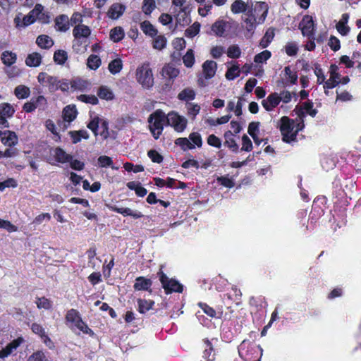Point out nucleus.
Here are the masks:
<instances>
[{"label":"nucleus","mask_w":361,"mask_h":361,"mask_svg":"<svg viewBox=\"0 0 361 361\" xmlns=\"http://www.w3.org/2000/svg\"><path fill=\"white\" fill-rule=\"evenodd\" d=\"M224 136L225 138L224 145L233 152H237L239 147L233 138L234 134L231 130H227L224 133Z\"/></svg>","instance_id":"nucleus-28"},{"label":"nucleus","mask_w":361,"mask_h":361,"mask_svg":"<svg viewBox=\"0 0 361 361\" xmlns=\"http://www.w3.org/2000/svg\"><path fill=\"white\" fill-rule=\"evenodd\" d=\"M183 61L184 65L188 68H191L195 63V55L192 49H190L187 51L186 54L183 56Z\"/></svg>","instance_id":"nucleus-48"},{"label":"nucleus","mask_w":361,"mask_h":361,"mask_svg":"<svg viewBox=\"0 0 361 361\" xmlns=\"http://www.w3.org/2000/svg\"><path fill=\"white\" fill-rule=\"evenodd\" d=\"M162 75L171 79L176 78L179 74V71L173 65L166 64L162 68Z\"/></svg>","instance_id":"nucleus-33"},{"label":"nucleus","mask_w":361,"mask_h":361,"mask_svg":"<svg viewBox=\"0 0 361 361\" xmlns=\"http://www.w3.org/2000/svg\"><path fill=\"white\" fill-rule=\"evenodd\" d=\"M200 30V24L195 22L185 30V36L188 38H193L199 33Z\"/></svg>","instance_id":"nucleus-47"},{"label":"nucleus","mask_w":361,"mask_h":361,"mask_svg":"<svg viewBox=\"0 0 361 361\" xmlns=\"http://www.w3.org/2000/svg\"><path fill=\"white\" fill-rule=\"evenodd\" d=\"M66 321L72 324V326L77 328L82 332L90 336L94 335V332L90 329L87 325L82 321L80 317V313L75 309H71L68 311L66 316Z\"/></svg>","instance_id":"nucleus-6"},{"label":"nucleus","mask_w":361,"mask_h":361,"mask_svg":"<svg viewBox=\"0 0 361 361\" xmlns=\"http://www.w3.org/2000/svg\"><path fill=\"white\" fill-rule=\"evenodd\" d=\"M68 59V54L63 50H58L54 53V61L60 65L65 63Z\"/></svg>","instance_id":"nucleus-52"},{"label":"nucleus","mask_w":361,"mask_h":361,"mask_svg":"<svg viewBox=\"0 0 361 361\" xmlns=\"http://www.w3.org/2000/svg\"><path fill=\"white\" fill-rule=\"evenodd\" d=\"M99 98L106 100H111L114 97L113 92L106 86H102L97 92Z\"/></svg>","instance_id":"nucleus-39"},{"label":"nucleus","mask_w":361,"mask_h":361,"mask_svg":"<svg viewBox=\"0 0 361 361\" xmlns=\"http://www.w3.org/2000/svg\"><path fill=\"white\" fill-rule=\"evenodd\" d=\"M257 20V18L253 13L252 10H249L247 13H246L245 17L243 18V21L245 23V30L247 32L250 33V35L253 34L256 27V24H258Z\"/></svg>","instance_id":"nucleus-18"},{"label":"nucleus","mask_w":361,"mask_h":361,"mask_svg":"<svg viewBox=\"0 0 361 361\" xmlns=\"http://www.w3.org/2000/svg\"><path fill=\"white\" fill-rule=\"evenodd\" d=\"M226 22L224 20H217L212 26V32L217 36H222L226 30Z\"/></svg>","instance_id":"nucleus-40"},{"label":"nucleus","mask_w":361,"mask_h":361,"mask_svg":"<svg viewBox=\"0 0 361 361\" xmlns=\"http://www.w3.org/2000/svg\"><path fill=\"white\" fill-rule=\"evenodd\" d=\"M108 208L113 212L119 213L124 216H132L133 219H140L143 216V214L139 211H134L130 208H124V207H118V206L113 205H107Z\"/></svg>","instance_id":"nucleus-15"},{"label":"nucleus","mask_w":361,"mask_h":361,"mask_svg":"<svg viewBox=\"0 0 361 361\" xmlns=\"http://www.w3.org/2000/svg\"><path fill=\"white\" fill-rule=\"evenodd\" d=\"M189 140L197 147H201L202 145V139L201 135L197 132L191 133L189 135Z\"/></svg>","instance_id":"nucleus-55"},{"label":"nucleus","mask_w":361,"mask_h":361,"mask_svg":"<svg viewBox=\"0 0 361 361\" xmlns=\"http://www.w3.org/2000/svg\"><path fill=\"white\" fill-rule=\"evenodd\" d=\"M154 304V302L152 300H147L145 299H138L137 300V306H138V311L141 314H145L147 311L152 309V307Z\"/></svg>","instance_id":"nucleus-35"},{"label":"nucleus","mask_w":361,"mask_h":361,"mask_svg":"<svg viewBox=\"0 0 361 361\" xmlns=\"http://www.w3.org/2000/svg\"><path fill=\"white\" fill-rule=\"evenodd\" d=\"M175 144L180 147L183 151L192 149L195 145L189 140V138L179 137L175 140Z\"/></svg>","instance_id":"nucleus-42"},{"label":"nucleus","mask_w":361,"mask_h":361,"mask_svg":"<svg viewBox=\"0 0 361 361\" xmlns=\"http://www.w3.org/2000/svg\"><path fill=\"white\" fill-rule=\"evenodd\" d=\"M204 349L202 358L207 361H213L215 358V353L211 343L208 340L204 341Z\"/></svg>","instance_id":"nucleus-31"},{"label":"nucleus","mask_w":361,"mask_h":361,"mask_svg":"<svg viewBox=\"0 0 361 361\" xmlns=\"http://www.w3.org/2000/svg\"><path fill=\"white\" fill-rule=\"evenodd\" d=\"M241 50L238 45H231L228 47L227 55L231 59H238L240 56Z\"/></svg>","instance_id":"nucleus-56"},{"label":"nucleus","mask_w":361,"mask_h":361,"mask_svg":"<svg viewBox=\"0 0 361 361\" xmlns=\"http://www.w3.org/2000/svg\"><path fill=\"white\" fill-rule=\"evenodd\" d=\"M37 44L42 49H49L54 45V41L48 35H39L36 39Z\"/></svg>","instance_id":"nucleus-32"},{"label":"nucleus","mask_w":361,"mask_h":361,"mask_svg":"<svg viewBox=\"0 0 361 361\" xmlns=\"http://www.w3.org/2000/svg\"><path fill=\"white\" fill-rule=\"evenodd\" d=\"M167 125L173 127L177 132H183L187 126V120L175 111H171L167 114Z\"/></svg>","instance_id":"nucleus-8"},{"label":"nucleus","mask_w":361,"mask_h":361,"mask_svg":"<svg viewBox=\"0 0 361 361\" xmlns=\"http://www.w3.org/2000/svg\"><path fill=\"white\" fill-rule=\"evenodd\" d=\"M14 94L19 99H26L30 94V90L25 85H20L15 88Z\"/></svg>","instance_id":"nucleus-34"},{"label":"nucleus","mask_w":361,"mask_h":361,"mask_svg":"<svg viewBox=\"0 0 361 361\" xmlns=\"http://www.w3.org/2000/svg\"><path fill=\"white\" fill-rule=\"evenodd\" d=\"M0 228H3L9 233L15 232L18 230L17 226L11 221L0 219Z\"/></svg>","instance_id":"nucleus-60"},{"label":"nucleus","mask_w":361,"mask_h":361,"mask_svg":"<svg viewBox=\"0 0 361 361\" xmlns=\"http://www.w3.org/2000/svg\"><path fill=\"white\" fill-rule=\"evenodd\" d=\"M123 67L122 61L121 59H116L111 61L109 64V71L111 73L115 75L119 73Z\"/></svg>","instance_id":"nucleus-46"},{"label":"nucleus","mask_w":361,"mask_h":361,"mask_svg":"<svg viewBox=\"0 0 361 361\" xmlns=\"http://www.w3.org/2000/svg\"><path fill=\"white\" fill-rule=\"evenodd\" d=\"M156 8L154 0H143L142 11L146 15H149Z\"/></svg>","instance_id":"nucleus-54"},{"label":"nucleus","mask_w":361,"mask_h":361,"mask_svg":"<svg viewBox=\"0 0 361 361\" xmlns=\"http://www.w3.org/2000/svg\"><path fill=\"white\" fill-rule=\"evenodd\" d=\"M284 73L286 75V80L290 84H295L298 81V75L295 72H293L290 66H286L284 68Z\"/></svg>","instance_id":"nucleus-49"},{"label":"nucleus","mask_w":361,"mask_h":361,"mask_svg":"<svg viewBox=\"0 0 361 361\" xmlns=\"http://www.w3.org/2000/svg\"><path fill=\"white\" fill-rule=\"evenodd\" d=\"M330 77L324 82V89H332L340 83L341 75L338 73V67L336 64H331L329 69Z\"/></svg>","instance_id":"nucleus-11"},{"label":"nucleus","mask_w":361,"mask_h":361,"mask_svg":"<svg viewBox=\"0 0 361 361\" xmlns=\"http://www.w3.org/2000/svg\"><path fill=\"white\" fill-rule=\"evenodd\" d=\"M249 10H252V4L249 1L235 0L231 6V11L235 14L244 13L246 15Z\"/></svg>","instance_id":"nucleus-16"},{"label":"nucleus","mask_w":361,"mask_h":361,"mask_svg":"<svg viewBox=\"0 0 361 361\" xmlns=\"http://www.w3.org/2000/svg\"><path fill=\"white\" fill-rule=\"evenodd\" d=\"M240 69L239 65L233 63L226 71V77L228 80H232L240 75Z\"/></svg>","instance_id":"nucleus-44"},{"label":"nucleus","mask_w":361,"mask_h":361,"mask_svg":"<svg viewBox=\"0 0 361 361\" xmlns=\"http://www.w3.org/2000/svg\"><path fill=\"white\" fill-rule=\"evenodd\" d=\"M286 53L288 56H295L298 51V46L295 42H288L285 47Z\"/></svg>","instance_id":"nucleus-63"},{"label":"nucleus","mask_w":361,"mask_h":361,"mask_svg":"<svg viewBox=\"0 0 361 361\" xmlns=\"http://www.w3.org/2000/svg\"><path fill=\"white\" fill-rule=\"evenodd\" d=\"M68 134L70 135L73 144L80 142L82 138L86 140L89 138V133L85 130L69 131Z\"/></svg>","instance_id":"nucleus-30"},{"label":"nucleus","mask_w":361,"mask_h":361,"mask_svg":"<svg viewBox=\"0 0 361 361\" xmlns=\"http://www.w3.org/2000/svg\"><path fill=\"white\" fill-rule=\"evenodd\" d=\"M271 52L268 50L262 51L255 56V62L257 63H262L266 62L271 57Z\"/></svg>","instance_id":"nucleus-59"},{"label":"nucleus","mask_w":361,"mask_h":361,"mask_svg":"<svg viewBox=\"0 0 361 361\" xmlns=\"http://www.w3.org/2000/svg\"><path fill=\"white\" fill-rule=\"evenodd\" d=\"M166 39L163 35H159L153 40V48L158 50L163 49L166 45Z\"/></svg>","instance_id":"nucleus-53"},{"label":"nucleus","mask_w":361,"mask_h":361,"mask_svg":"<svg viewBox=\"0 0 361 361\" xmlns=\"http://www.w3.org/2000/svg\"><path fill=\"white\" fill-rule=\"evenodd\" d=\"M31 329L34 334L40 336L42 341L45 343L47 346H48L50 348L53 346L52 341L46 334L45 330L42 327V326L37 323H33L31 326Z\"/></svg>","instance_id":"nucleus-19"},{"label":"nucleus","mask_w":361,"mask_h":361,"mask_svg":"<svg viewBox=\"0 0 361 361\" xmlns=\"http://www.w3.org/2000/svg\"><path fill=\"white\" fill-rule=\"evenodd\" d=\"M27 361H49L44 352L38 350L32 354Z\"/></svg>","instance_id":"nucleus-58"},{"label":"nucleus","mask_w":361,"mask_h":361,"mask_svg":"<svg viewBox=\"0 0 361 361\" xmlns=\"http://www.w3.org/2000/svg\"><path fill=\"white\" fill-rule=\"evenodd\" d=\"M91 34L90 27L83 24H79L74 27L73 30V35L75 38L73 41V47L78 51H80L76 47L84 45V47L87 46V39Z\"/></svg>","instance_id":"nucleus-5"},{"label":"nucleus","mask_w":361,"mask_h":361,"mask_svg":"<svg viewBox=\"0 0 361 361\" xmlns=\"http://www.w3.org/2000/svg\"><path fill=\"white\" fill-rule=\"evenodd\" d=\"M15 113L13 106L8 103H2L0 104V115L5 119L11 118Z\"/></svg>","instance_id":"nucleus-36"},{"label":"nucleus","mask_w":361,"mask_h":361,"mask_svg":"<svg viewBox=\"0 0 361 361\" xmlns=\"http://www.w3.org/2000/svg\"><path fill=\"white\" fill-rule=\"evenodd\" d=\"M299 27L303 36H306L308 38L314 36V25L311 16H305L300 23Z\"/></svg>","instance_id":"nucleus-12"},{"label":"nucleus","mask_w":361,"mask_h":361,"mask_svg":"<svg viewBox=\"0 0 361 361\" xmlns=\"http://www.w3.org/2000/svg\"><path fill=\"white\" fill-rule=\"evenodd\" d=\"M126 8L124 5L119 3H114L109 7L107 16L112 20H116L123 14Z\"/></svg>","instance_id":"nucleus-21"},{"label":"nucleus","mask_w":361,"mask_h":361,"mask_svg":"<svg viewBox=\"0 0 361 361\" xmlns=\"http://www.w3.org/2000/svg\"><path fill=\"white\" fill-rule=\"evenodd\" d=\"M1 134V141L4 145L11 147L17 145L18 139L14 132L5 130Z\"/></svg>","instance_id":"nucleus-22"},{"label":"nucleus","mask_w":361,"mask_h":361,"mask_svg":"<svg viewBox=\"0 0 361 361\" xmlns=\"http://www.w3.org/2000/svg\"><path fill=\"white\" fill-rule=\"evenodd\" d=\"M102 63L100 58L95 54H91L87 61V67L91 70H97Z\"/></svg>","instance_id":"nucleus-43"},{"label":"nucleus","mask_w":361,"mask_h":361,"mask_svg":"<svg viewBox=\"0 0 361 361\" xmlns=\"http://www.w3.org/2000/svg\"><path fill=\"white\" fill-rule=\"evenodd\" d=\"M1 60L5 66L10 67L16 62L17 55L11 51H4L1 54Z\"/></svg>","instance_id":"nucleus-27"},{"label":"nucleus","mask_w":361,"mask_h":361,"mask_svg":"<svg viewBox=\"0 0 361 361\" xmlns=\"http://www.w3.org/2000/svg\"><path fill=\"white\" fill-rule=\"evenodd\" d=\"M101 118L97 116L92 117L91 121L87 124V128L92 131L94 135L97 136L98 135V128L101 122Z\"/></svg>","instance_id":"nucleus-50"},{"label":"nucleus","mask_w":361,"mask_h":361,"mask_svg":"<svg viewBox=\"0 0 361 361\" xmlns=\"http://www.w3.org/2000/svg\"><path fill=\"white\" fill-rule=\"evenodd\" d=\"M195 97V92L192 89L185 88L182 90L178 95V98L183 101L193 100Z\"/></svg>","instance_id":"nucleus-41"},{"label":"nucleus","mask_w":361,"mask_h":361,"mask_svg":"<svg viewBox=\"0 0 361 361\" xmlns=\"http://www.w3.org/2000/svg\"><path fill=\"white\" fill-rule=\"evenodd\" d=\"M140 27L143 32L149 36L154 37L157 34V30L149 21L142 22Z\"/></svg>","instance_id":"nucleus-45"},{"label":"nucleus","mask_w":361,"mask_h":361,"mask_svg":"<svg viewBox=\"0 0 361 361\" xmlns=\"http://www.w3.org/2000/svg\"><path fill=\"white\" fill-rule=\"evenodd\" d=\"M274 37V30H271V29L268 30L260 41V43H259L260 46L262 48H266L267 47H268L269 44L273 40Z\"/></svg>","instance_id":"nucleus-51"},{"label":"nucleus","mask_w":361,"mask_h":361,"mask_svg":"<svg viewBox=\"0 0 361 361\" xmlns=\"http://www.w3.org/2000/svg\"><path fill=\"white\" fill-rule=\"evenodd\" d=\"M152 285L151 279L140 276L136 278L133 288L136 290H149Z\"/></svg>","instance_id":"nucleus-24"},{"label":"nucleus","mask_w":361,"mask_h":361,"mask_svg":"<svg viewBox=\"0 0 361 361\" xmlns=\"http://www.w3.org/2000/svg\"><path fill=\"white\" fill-rule=\"evenodd\" d=\"M253 13L257 18V23H263L268 14L269 6L266 2L259 1L257 2L255 7H252Z\"/></svg>","instance_id":"nucleus-13"},{"label":"nucleus","mask_w":361,"mask_h":361,"mask_svg":"<svg viewBox=\"0 0 361 361\" xmlns=\"http://www.w3.org/2000/svg\"><path fill=\"white\" fill-rule=\"evenodd\" d=\"M280 130L283 136L282 140L288 143L295 140L298 133L304 127V121L302 118L294 121L287 116H283L280 120Z\"/></svg>","instance_id":"nucleus-1"},{"label":"nucleus","mask_w":361,"mask_h":361,"mask_svg":"<svg viewBox=\"0 0 361 361\" xmlns=\"http://www.w3.org/2000/svg\"><path fill=\"white\" fill-rule=\"evenodd\" d=\"M99 128H100L102 130L99 133L100 135L102 137L104 140L107 139L109 136L108 122L106 120L101 118V122L99 123Z\"/></svg>","instance_id":"nucleus-61"},{"label":"nucleus","mask_w":361,"mask_h":361,"mask_svg":"<svg viewBox=\"0 0 361 361\" xmlns=\"http://www.w3.org/2000/svg\"><path fill=\"white\" fill-rule=\"evenodd\" d=\"M279 104V94L274 92L262 101V105L267 111H271Z\"/></svg>","instance_id":"nucleus-20"},{"label":"nucleus","mask_w":361,"mask_h":361,"mask_svg":"<svg viewBox=\"0 0 361 361\" xmlns=\"http://www.w3.org/2000/svg\"><path fill=\"white\" fill-rule=\"evenodd\" d=\"M63 121L71 123L74 121L78 115V111L75 105H68L63 110Z\"/></svg>","instance_id":"nucleus-25"},{"label":"nucleus","mask_w":361,"mask_h":361,"mask_svg":"<svg viewBox=\"0 0 361 361\" xmlns=\"http://www.w3.org/2000/svg\"><path fill=\"white\" fill-rule=\"evenodd\" d=\"M207 142L209 145L218 149L221 148L222 145L221 140L214 134L209 135L208 136Z\"/></svg>","instance_id":"nucleus-62"},{"label":"nucleus","mask_w":361,"mask_h":361,"mask_svg":"<svg viewBox=\"0 0 361 361\" xmlns=\"http://www.w3.org/2000/svg\"><path fill=\"white\" fill-rule=\"evenodd\" d=\"M125 32L121 27H116L110 32V38L114 42H118L123 39Z\"/></svg>","instance_id":"nucleus-37"},{"label":"nucleus","mask_w":361,"mask_h":361,"mask_svg":"<svg viewBox=\"0 0 361 361\" xmlns=\"http://www.w3.org/2000/svg\"><path fill=\"white\" fill-rule=\"evenodd\" d=\"M42 56L37 52H33L27 55L25 59V64L29 67H37L42 63Z\"/></svg>","instance_id":"nucleus-29"},{"label":"nucleus","mask_w":361,"mask_h":361,"mask_svg":"<svg viewBox=\"0 0 361 361\" xmlns=\"http://www.w3.org/2000/svg\"><path fill=\"white\" fill-rule=\"evenodd\" d=\"M56 30L60 32H66L70 28L69 18L66 15H60L55 19Z\"/></svg>","instance_id":"nucleus-23"},{"label":"nucleus","mask_w":361,"mask_h":361,"mask_svg":"<svg viewBox=\"0 0 361 361\" xmlns=\"http://www.w3.org/2000/svg\"><path fill=\"white\" fill-rule=\"evenodd\" d=\"M5 73L10 78H16L21 74V71L17 66H10L4 70Z\"/></svg>","instance_id":"nucleus-64"},{"label":"nucleus","mask_w":361,"mask_h":361,"mask_svg":"<svg viewBox=\"0 0 361 361\" xmlns=\"http://www.w3.org/2000/svg\"><path fill=\"white\" fill-rule=\"evenodd\" d=\"M72 156L67 154L62 148L56 147L49 149V155L46 159L51 165L56 164H65L71 161Z\"/></svg>","instance_id":"nucleus-7"},{"label":"nucleus","mask_w":361,"mask_h":361,"mask_svg":"<svg viewBox=\"0 0 361 361\" xmlns=\"http://www.w3.org/2000/svg\"><path fill=\"white\" fill-rule=\"evenodd\" d=\"M98 164L100 167L106 168V167H111L112 169L118 170V166H114L113 164V160L111 157L102 155L99 157L98 159Z\"/></svg>","instance_id":"nucleus-38"},{"label":"nucleus","mask_w":361,"mask_h":361,"mask_svg":"<svg viewBox=\"0 0 361 361\" xmlns=\"http://www.w3.org/2000/svg\"><path fill=\"white\" fill-rule=\"evenodd\" d=\"M135 77L137 81L145 88H150L154 85L152 70L149 63H144L137 68Z\"/></svg>","instance_id":"nucleus-4"},{"label":"nucleus","mask_w":361,"mask_h":361,"mask_svg":"<svg viewBox=\"0 0 361 361\" xmlns=\"http://www.w3.org/2000/svg\"><path fill=\"white\" fill-rule=\"evenodd\" d=\"M239 356L244 361H260L262 349L255 342L243 340L238 348Z\"/></svg>","instance_id":"nucleus-2"},{"label":"nucleus","mask_w":361,"mask_h":361,"mask_svg":"<svg viewBox=\"0 0 361 361\" xmlns=\"http://www.w3.org/2000/svg\"><path fill=\"white\" fill-rule=\"evenodd\" d=\"M202 73L205 79L209 80L212 78L217 69V63L212 60H207L202 66Z\"/></svg>","instance_id":"nucleus-17"},{"label":"nucleus","mask_w":361,"mask_h":361,"mask_svg":"<svg viewBox=\"0 0 361 361\" xmlns=\"http://www.w3.org/2000/svg\"><path fill=\"white\" fill-rule=\"evenodd\" d=\"M58 78L49 75L45 72H41L37 76V80L39 84L47 86L50 92H55L57 90L56 82H58Z\"/></svg>","instance_id":"nucleus-10"},{"label":"nucleus","mask_w":361,"mask_h":361,"mask_svg":"<svg viewBox=\"0 0 361 361\" xmlns=\"http://www.w3.org/2000/svg\"><path fill=\"white\" fill-rule=\"evenodd\" d=\"M150 131L157 140L161 135L164 126L167 125V115L161 109L156 110L148 118Z\"/></svg>","instance_id":"nucleus-3"},{"label":"nucleus","mask_w":361,"mask_h":361,"mask_svg":"<svg viewBox=\"0 0 361 361\" xmlns=\"http://www.w3.org/2000/svg\"><path fill=\"white\" fill-rule=\"evenodd\" d=\"M24 342V339L19 337L14 339L6 345L5 348L0 350V358L4 359L11 355H13L17 348Z\"/></svg>","instance_id":"nucleus-14"},{"label":"nucleus","mask_w":361,"mask_h":361,"mask_svg":"<svg viewBox=\"0 0 361 361\" xmlns=\"http://www.w3.org/2000/svg\"><path fill=\"white\" fill-rule=\"evenodd\" d=\"M159 279L166 293L183 291V286L174 279H169L162 271L159 273Z\"/></svg>","instance_id":"nucleus-9"},{"label":"nucleus","mask_w":361,"mask_h":361,"mask_svg":"<svg viewBox=\"0 0 361 361\" xmlns=\"http://www.w3.org/2000/svg\"><path fill=\"white\" fill-rule=\"evenodd\" d=\"M78 99L84 103L93 105L97 104L99 102L97 97L94 95L80 94L78 97Z\"/></svg>","instance_id":"nucleus-57"},{"label":"nucleus","mask_w":361,"mask_h":361,"mask_svg":"<svg viewBox=\"0 0 361 361\" xmlns=\"http://www.w3.org/2000/svg\"><path fill=\"white\" fill-rule=\"evenodd\" d=\"M176 20L177 24L182 26L188 25L190 22L188 7L180 8L176 16Z\"/></svg>","instance_id":"nucleus-26"}]
</instances>
